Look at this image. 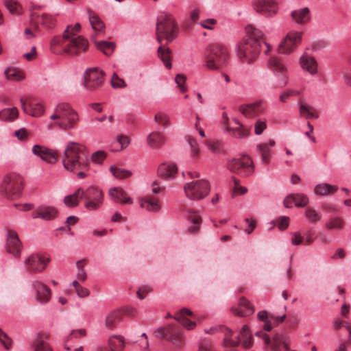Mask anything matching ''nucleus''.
<instances>
[{"label": "nucleus", "instance_id": "33", "mask_svg": "<svg viewBox=\"0 0 351 351\" xmlns=\"http://www.w3.org/2000/svg\"><path fill=\"white\" fill-rule=\"evenodd\" d=\"M338 190V186L331 185L328 183H321L317 184L314 188V193L318 196H326L335 193Z\"/></svg>", "mask_w": 351, "mask_h": 351}, {"label": "nucleus", "instance_id": "14", "mask_svg": "<svg viewBox=\"0 0 351 351\" xmlns=\"http://www.w3.org/2000/svg\"><path fill=\"white\" fill-rule=\"evenodd\" d=\"M302 39V33L298 32H291L287 34L284 40L278 47L280 53H291L300 43Z\"/></svg>", "mask_w": 351, "mask_h": 351}, {"label": "nucleus", "instance_id": "24", "mask_svg": "<svg viewBox=\"0 0 351 351\" xmlns=\"http://www.w3.org/2000/svg\"><path fill=\"white\" fill-rule=\"evenodd\" d=\"M21 108L23 112L32 117H40L44 112V107L39 103L35 101H29L28 106H26V101L23 97L20 99Z\"/></svg>", "mask_w": 351, "mask_h": 351}, {"label": "nucleus", "instance_id": "13", "mask_svg": "<svg viewBox=\"0 0 351 351\" xmlns=\"http://www.w3.org/2000/svg\"><path fill=\"white\" fill-rule=\"evenodd\" d=\"M252 164V162L249 157L234 158L228 162L227 167L230 171L246 177L250 176L253 171Z\"/></svg>", "mask_w": 351, "mask_h": 351}, {"label": "nucleus", "instance_id": "49", "mask_svg": "<svg viewBox=\"0 0 351 351\" xmlns=\"http://www.w3.org/2000/svg\"><path fill=\"white\" fill-rule=\"evenodd\" d=\"M110 171L117 179H124L128 178L132 174V173L128 170L117 168L113 166L110 167Z\"/></svg>", "mask_w": 351, "mask_h": 351}, {"label": "nucleus", "instance_id": "43", "mask_svg": "<svg viewBox=\"0 0 351 351\" xmlns=\"http://www.w3.org/2000/svg\"><path fill=\"white\" fill-rule=\"evenodd\" d=\"M4 74L8 80L12 81H19L23 78L22 73L14 68H8L5 69Z\"/></svg>", "mask_w": 351, "mask_h": 351}, {"label": "nucleus", "instance_id": "63", "mask_svg": "<svg viewBox=\"0 0 351 351\" xmlns=\"http://www.w3.org/2000/svg\"><path fill=\"white\" fill-rule=\"evenodd\" d=\"M217 23V21L214 19H208L206 20L202 21L200 24L201 25L205 28L208 29H213V25Z\"/></svg>", "mask_w": 351, "mask_h": 351}, {"label": "nucleus", "instance_id": "19", "mask_svg": "<svg viewBox=\"0 0 351 351\" xmlns=\"http://www.w3.org/2000/svg\"><path fill=\"white\" fill-rule=\"evenodd\" d=\"M32 152L34 155L39 156L43 160L49 164L55 163L58 158V154L56 151L38 145H36L32 147Z\"/></svg>", "mask_w": 351, "mask_h": 351}, {"label": "nucleus", "instance_id": "4", "mask_svg": "<svg viewBox=\"0 0 351 351\" xmlns=\"http://www.w3.org/2000/svg\"><path fill=\"white\" fill-rule=\"evenodd\" d=\"M50 119L55 121L53 125L66 130L75 128L79 121V115L69 104L62 102L55 107Z\"/></svg>", "mask_w": 351, "mask_h": 351}, {"label": "nucleus", "instance_id": "36", "mask_svg": "<svg viewBox=\"0 0 351 351\" xmlns=\"http://www.w3.org/2000/svg\"><path fill=\"white\" fill-rule=\"evenodd\" d=\"M158 53L159 58L164 63L167 69H170L172 67L171 51L169 47L160 46L158 49Z\"/></svg>", "mask_w": 351, "mask_h": 351}, {"label": "nucleus", "instance_id": "28", "mask_svg": "<svg viewBox=\"0 0 351 351\" xmlns=\"http://www.w3.org/2000/svg\"><path fill=\"white\" fill-rule=\"evenodd\" d=\"M178 173V167L173 163H163L158 169V176L165 180L173 178Z\"/></svg>", "mask_w": 351, "mask_h": 351}, {"label": "nucleus", "instance_id": "22", "mask_svg": "<svg viewBox=\"0 0 351 351\" xmlns=\"http://www.w3.org/2000/svg\"><path fill=\"white\" fill-rule=\"evenodd\" d=\"M124 338L121 335H112L109 337L107 346H100L97 351H123Z\"/></svg>", "mask_w": 351, "mask_h": 351}, {"label": "nucleus", "instance_id": "9", "mask_svg": "<svg viewBox=\"0 0 351 351\" xmlns=\"http://www.w3.org/2000/svg\"><path fill=\"white\" fill-rule=\"evenodd\" d=\"M210 190L208 182L204 179L188 182L184 186L186 196L192 200L204 199L208 195Z\"/></svg>", "mask_w": 351, "mask_h": 351}, {"label": "nucleus", "instance_id": "44", "mask_svg": "<svg viewBox=\"0 0 351 351\" xmlns=\"http://www.w3.org/2000/svg\"><path fill=\"white\" fill-rule=\"evenodd\" d=\"M259 321L264 322L263 329L267 331H270L273 326L270 322L269 315L266 311H261L257 315Z\"/></svg>", "mask_w": 351, "mask_h": 351}, {"label": "nucleus", "instance_id": "56", "mask_svg": "<svg viewBox=\"0 0 351 351\" xmlns=\"http://www.w3.org/2000/svg\"><path fill=\"white\" fill-rule=\"evenodd\" d=\"M267 127L265 120L258 119L254 125V132L256 135L261 134Z\"/></svg>", "mask_w": 351, "mask_h": 351}, {"label": "nucleus", "instance_id": "18", "mask_svg": "<svg viewBox=\"0 0 351 351\" xmlns=\"http://www.w3.org/2000/svg\"><path fill=\"white\" fill-rule=\"evenodd\" d=\"M5 248L8 253L12 254L15 258H19L21 252V243L17 234L14 231L8 232L5 241Z\"/></svg>", "mask_w": 351, "mask_h": 351}, {"label": "nucleus", "instance_id": "39", "mask_svg": "<svg viewBox=\"0 0 351 351\" xmlns=\"http://www.w3.org/2000/svg\"><path fill=\"white\" fill-rule=\"evenodd\" d=\"M35 17L38 19L39 23L43 27L51 29L56 25V18L51 14L44 13L40 16L35 14Z\"/></svg>", "mask_w": 351, "mask_h": 351}, {"label": "nucleus", "instance_id": "26", "mask_svg": "<svg viewBox=\"0 0 351 351\" xmlns=\"http://www.w3.org/2000/svg\"><path fill=\"white\" fill-rule=\"evenodd\" d=\"M302 68L313 75L317 73V63L315 59L308 53L303 54L300 58Z\"/></svg>", "mask_w": 351, "mask_h": 351}, {"label": "nucleus", "instance_id": "30", "mask_svg": "<svg viewBox=\"0 0 351 351\" xmlns=\"http://www.w3.org/2000/svg\"><path fill=\"white\" fill-rule=\"evenodd\" d=\"M276 145L274 140H269V143H263L257 145L256 149L261 156L264 163H268L271 156V147Z\"/></svg>", "mask_w": 351, "mask_h": 351}, {"label": "nucleus", "instance_id": "53", "mask_svg": "<svg viewBox=\"0 0 351 351\" xmlns=\"http://www.w3.org/2000/svg\"><path fill=\"white\" fill-rule=\"evenodd\" d=\"M111 85L114 88H124L127 84L123 79L120 78L116 73H114L111 79Z\"/></svg>", "mask_w": 351, "mask_h": 351}, {"label": "nucleus", "instance_id": "3", "mask_svg": "<svg viewBox=\"0 0 351 351\" xmlns=\"http://www.w3.org/2000/svg\"><path fill=\"white\" fill-rule=\"evenodd\" d=\"M62 160L64 168L71 172L75 169H88L90 165L86 147L74 141L67 143Z\"/></svg>", "mask_w": 351, "mask_h": 351}, {"label": "nucleus", "instance_id": "27", "mask_svg": "<svg viewBox=\"0 0 351 351\" xmlns=\"http://www.w3.org/2000/svg\"><path fill=\"white\" fill-rule=\"evenodd\" d=\"M239 111L247 118L254 117L263 112L262 102H255L246 105H241Z\"/></svg>", "mask_w": 351, "mask_h": 351}, {"label": "nucleus", "instance_id": "11", "mask_svg": "<svg viewBox=\"0 0 351 351\" xmlns=\"http://www.w3.org/2000/svg\"><path fill=\"white\" fill-rule=\"evenodd\" d=\"M255 336L262 339L265 345L269 346L271 351H289L287 337L283 334H276L271 340L269 337L263 331L255 332Z\"/></svg>", "mask_w": 351, "mask_h": 351}, {"label": "nucleus", "instance_id": "42", "mask_svg": "<svg viewBox=\"0 0 351 351\" xmlns=\"http://www.w3.org/2000/svg\"><path fill=\"white\" fill-rule=\"evenodd\" d=\"M304 216L309 223L318 222L322 218V214L312 208H308L305 210Z\"/></svg>", "mask_w": 351, "mask_h": 351}, {"label": "nucleus", "instance_id": "46", "mask_svg": "<svg viewBox=\"0 0 351 351\" xmlns=\"http://www.w3.org/2000/svg\"><path fill=\"white\" fill-rule=\"evenodd\" d=\"M5 5L12 14L19 15L21 13V8L16 0H6Z\"/></svg>", "mask_w": 351, "mask_h": 351}, {"label": "nucleus", "instance_id": "2", "mask_svg": "<svg viewBox=\"0 0 351 351\" xmlns=\"http://www.w3.org/2000/svg\"><path fill=\"white\" fill-rule=\"evenodd\" d=\"M80 29V24L77 23L74 26L68 25L62 36H54L50 43L51 52L74 56L86 51L88 47V40L81 36L75 37Z\"/></svg>", "mask_w": 351, "mask_h": 351}, {"label": "nucleus", "instance_id": "8", "mask_svg": "<svg viewBox=\"0 0 351 351\" xmlns=\"http://www.w3.org/2000/svg\"><path fill=\"white\" fill-rule=\"evenodd\" d=\"M77 193L80 198L84 202V207L88 210L99 209L103 204L104 195L102 191L95 186H90L86 189L79 188Z\"/></svg>", "mask_w": 351, "mask_h": 351}, {"label": "nucleus", "instance_id": "23", "mask_svg": "<svg viewBox=\"0 0 351 351\" xmlns=\"http://www.w3.org/2000/svg\"><path fill=\"white\" fill-rule=\"evenodd\" d=\"M57 210L51 206H40L34 210L32 217L34 219L40 218L44 220H52L57 216Z\"/></svg>", "mask_w": 351, "mask_h": 351}, {"label": "nucleus", "instance_id": "54", "mask_svg": "<svg viewBox=\"0 0 351 351\" xmlns=\"http://www.w3.org/2000/svg\"><path fill=\"white\" fill-rule=\"evenodd\" d=\"M300 113L302 116H304L306 119H309L312 118H318V115H315L313 112L309 110L308 106L304 104H301L300 106Z\"/></svg>", "mask_w": 351, "mask_h": 351}, {"label": "nucleus", "instance_id": "7", "mask_svg": "<svg viewBox=\"0 0 351 351\" xmlns=\"http://www.w3.org/2000/svg\"><path fill=\"white\" fill-rule=\"evenodd\" d=\"M227 48L219 43L211 44L207 47L204 61L206 68L210 70H218L228 61Z\"/></svg>", "mask_w": 351, "mask_h": 351}, {"label": "nucleus", "instance_id": "40", "mask_svg": "<svg viewBox=\"0 0 351 351\" xmlns=\"http://www.w3.org/2000/svg\"><path fill=\"white\" fill-rule=\"evenodd\" d=\"M94 43L97 48L107 56H110L113 53L115 48V44L113 42L101 40L99 42L94 41Z\"/></svg>", "mask_w": 351, "mask_h": 351}, {"label": "nucleus", "instance_id": "51", "mask_svg": "<svg viewBox=\"0 0 351 351\" xmlns=\"http://www.w3.org/2000/svg\"><path fill=\"white\" fill-rule=\"evenodd\" d=\"M154 119L158 123L162 125L163 128H166L170 123L169 117L162 112L156 113Z\"/></svg>", "mask_w": 351, "mask_h": 351}, {"label": "nucleus", "instance_id": "64", "mask_svg": "<svg viewBox=\"0 0 351 351\" xmlns=\"http://www.w3.org/2000/svg\"><path fill=\"white\" fill-rule=\"evenodd\" d=\"M289 218L288 217H281L279 219V223L278 224V228L280 230H285L289 226Z\"/></svg>", "mask_w": 351, "mask_h": 351}, {"label": "nucleus", "instance_id": "6", "mask_svg": "<svg viewBox=\"0 0 351 351\" xmlns=\"http://www.w3.org/2000/svg\"><path fill=\"white\" fill-rule=\"evenodd\" d=\"M220 330L224 335L223 343L225 346H236L239 343L245 349H248L252 347V337L249 330L247 326L244 325L241 329L239 335H237L234 338H232L233 331L223 326L217 328H210L209 330H205L206 333H214L215 331Z\"/></svg>", "mask_w": 351, "mask_h": 351}, {"label": "nucleus", "instance_id": "52", "mask_svg": "<svg viewBox=\"0 0 351 351\" xmlns=\"http://www.w3.org/2000/svg\"><path fill=\"white\" fill-rule=\"evenodd\" d=\"M326 228L329 230L331 229H341L343 228V221L339 217H334L330 219L326 225Z\"/></svg>", "mask_w": 351, "mask_h": 351}, {"label": "nucleus", "instance_id": "37", "mask_svg": "<svg viewBox=\"0 0 351 351\" xmlns=\"http://www.w3.org/2000/svg\"><path fill=\"white\" fill-rule=\"evenodd\" d=\"M87 12L92 28L95 31H102L105 28V25L101 19L90 10H88Z\"/></svg>", "mask_w": 351, "mask_h": 351}, {"label": "nucleus", "instance_id": "12", "mask_svg": "<svg viewBox=\"0 0 351 351\" xmlns=\"http://www.w3.org/2000/svg\"><path fill=\"white\" fill-rule=\"evenodd\" d=\"M104 82V72L97 68H90L84 74V86L89 90H96Z\"/></svg>", "mask_w": 351, "mask_h": 351}, {"label": "nucleus", "instance_id": "59", "mask_svg": "<svg viewBox=\"0 0 351 351\" xmlns=\"http://www.w3.org/2000/svg\"><path fill=\"white\" fill-rule=\"evenodd\" d=\"M106 158V153L103 151H97L91 156V160L97 164H101Z\"/></svg>", "mask_w": 351, "mask_h": 351}, {"label": "nucleus", "instance_id": "25", "mask_svg": "<svg viewBox=\"0 0 351 351\" xmlns=\"http://www.w3.org/2000/svg\"><path fill=\"white\" fill-rule=\"evenodd\" d=\"M109 196L115 202L132 204L133 200L128 197L127 193L121 187H112L109 189Z\"/></svg>", "mask_w": 351, "mask_h": 351}, {"label": "nucleus", "instance_id": "48", "mask_svg": "<svg viewBox=\"0 0 351 351\" xmlns=\"http://www.w3.org/2000/svg\"><path fill=\"white\" fill-rule=\"evenodd\" d=\"M188 218L191 222L193 227L189 229V231L191 233L196 232L199 228V224L201 222V217L199 215H195L193 213L189 211V212Z\"/></svg>", "mask_w": 351, "mask_h": 351}, {"label": "nucleus", "instance_id": "55", "mask_svg": "<svg viewBox=\"0 0 351 351\" xmlns=\"http://www.w3.org/2000/svg\"><path fill=\"white\" fill-rule=\"evenodd\" d=\"M0 342L3 345L6 350H9L12 346V340L8 335L0 328Z\"/></svg>", "mask_w": 351, "mask_h": 351}, {"label": "nucleus", "instance_id": "62", "mask_svg": "<svg viewBox=\"0 0 351 351\" xmlns=\"http://www.w3.org/2000/svg\"><path fill=\"white\" fill-rule=\"evenodd\" d=\"M14 136L20 141L26 140L28 137V132L25 128H21L14 132Z\"/></svg>", "mask_w": 351, "mask_h": 351}, {"label": "nucleus", "instance_id": "29", "mask_svg": "<svg viewBox=\"0 0 351 351\" xmlns=\"http://www.w3.org/2000/svg\"><path fill=\"white\" fill-rule=\"evenodd\" d=\"M49 337L45 334H38L32 343L34 351H52L48 343Z\"/></svg>", "mask_w": 351, "mask_h": 351}, {"label": "nucleus", "instance_id": "45", "mask_svg": "<svg viewBox=\"0 0 351 351\" xmlns=\"http://www.w3.org/2000/svg\"><path fill=\"white\" fill-rule=\"evenodd\" d=\"M226 130L231 132L232 134L237 138H244L247 136L250 133L249 129L245 128L243 126L237 128L227 127Z\"/></svg>", "mask_w": 351, "mask_h": 351}, {"label": "nucleus", "instance_id": "41", "mask_svg": "<svg viewBox=\"0 0 351 351\" xmlns=\"http://www.w3.org/2000/svg\"><path fill=\"white\" fill-rule=\"evenodd\" d=\"M168 338L177 344L181 343L182 341V335L181 331L173 325L167 326Z\"/></svg>", "mask_w": 351, "mask_h": 351}, {"label": "nucleus", "instance_id": "31", "mask_svg": "<svg viewBox=\"0 0 351 351\" xmlns=\"http://www.w3.org/2000/svg\"><path fill=\"white\" fill-rule=\"evenodd\" d=\"M165 137L160 132H152L147 138L148 145L153 149L160 148L165 143Z\"/></svg>", "mask_w": 351, "mask_h": 351}, {"label": "nucleus", "instance_id": "10", "mask_svg": "<svg viewBox=\"0 0 351 351\" xmlns=\"http://www.w3.org/2000/svg\"><path fill=\"white\" fill-rule=\"evenodd\" d=\"M22 183V180L19 177H5L0 189L1 195L8 199H14L19 195Z\"/></svg>", "mask_w": 351, "mask_h": 351}, {"label": "nucleus", "instance_id": "38", "mask_svg": "<svg viewBox=\"0 0 351 351\" xmlns=\"http://www.w3.org/2000/svg\"><path fill=\"white\" fill-rule=\"evenodd\" d=\"M19 116V110L16 107L4 108L0 111V119L5 121H13Z\"/></svg>", "mask_w": 351, "mask_h": 351}, {"label": "nucleus", "instance_id": "50", "mask_svg": "<svg viewBox=\"0 0 351 351\" xmlns=\"http://www.w3.org/2000/svg\"><path fill=\"white\" fill-rule=\"evenodd\" d=\"M293 201L295 206L304 207L308 203V198L303 194H292Z\"/></svg>", "mask_w": 351, "mask_h": 351}, {"label": "nucleus", "instance_id": "17", "mask_svg": "<svg viewBox=\"0 0 351 351\" xmlns=\"http://www.w3.org/2000/svg\"><path fill=\"white\" fill-rule=\"evenodd\" d=\"M254 9L267 17L275 14L277 7L273 0H255L253 3Z\"/></svg>", "mask_w": 351, "mask_h": 351}, {"label": "nucleus", "instance_id": "15", "mask_svg": "<svg viewBox=\"0 0 351 351\" xmlns=\"http://www.w3.org/2000/svg\"><path fill=\"white\" fill-rule=\"evenodd\" d=\"M49 262V258H45L40 254H34L29 256L25 261V265L29 273H38L43 271Z\"/></svg>", "mask_w": 351, "mask_h": 351}, {"label": "nucleus", "instance_id": "21", "mask_svg": "<svg viewBox=\"0 0 351 351\" xmlns=\"http://www.w3.org/2000/svg\"><path fill=\"white\" fill-rule=\"evenodd\" d=\"M231 311L239 317L250 316L254 313V306L245 298L242 297L239 300L238 306L232 307Z\"/></svg>", "mask_w": 351, "mask_h": 351}, {"label": "nucleus", "instance_id": "57", "mask_svg": "<svg viewBox=\"0 0 351 351\" xmlns=\"http://www.w3.org/2000/svg\"><path fill=\"white\" fill-rule=\"evenodd\" d=\"M188 142L191 149L192 155L194 157L197 156L199 152V149L198 143H197L196 140L193 138H191V136H189Z\"/></svg>", "mask_w": 351, "mask_h": 351}, {"label": "nucleus", "instance_id": "47", "mask_svg": "<svg viewBox=\"0 0 351 351\" xmlns=\"http://www.w3.org/2000/svg\"><path fill=\"white\" fill-rule=\"evenodd\" d=\"M80 194L77 193V190L71 195H66L64 198V203L68 207H75L79 204Z\"/></svg>", "mask_w": 351, "mask_h": 351}, {"label": "nucleus", "instance_id": "60", "mask_svg": "<svg viewBox=\"0 0 351 351\" xmlns=\"http://www.w3.org/2000/svg\"><path fill=\"white\" fill-rule=\"evenodd\" d=\"M187 330H192L196 326V322L189 320L186 317H182L180 319H176Z\"/></svg>", "mask_w": 351, "mask_h": 351}, {"label": "nucleus", "instance_id": "16", "mask_svg": "<svg viewBox=\"0 0 351 351\" xmlns=\"http://www.w3.org/2000/svg\"><path fill=\"white\" fill-rule=\"evenodd\" d=\"M267 66L278 77V85L285 86L287 83V70L281 61L276 57L269 58Z\"/></svg>", "mask_w": 351, "mask_h": 351}, {"label": "nucleus", "instance_id": "58", "mask_svg": "<svg viewBox=\"0 0 351 351\" xmlns=\"http://www.w3.org/2000/svg\"><path fill=\"white\" fill-rule=\"evenodd\" d=\"M186 77L185 75L182 74H178L176 76V82L178 85V86L180 88V91L184 93L186 91V87L184 86L185 82H186Z\"/></svg>", "mask_w": 351, "mask_h": 351}, {"label": "nucleus", "instance_id": "1", "mask_svg": "<svg viewBox=\"0 0 351 351\" xmlns=\"http://www.w3.org/2000/svg\"><path fill=\"white\" fill-rule=\"evenodd\" d=\"M246 36L237 49V56L243 63L249 64L254 62L261 51L267 55L271 47L263 39V32L252 25L245 27Z\"/></svg>", "mask_w": 351, "mask_h": 351}, {"label": "nucleus", "instance_id": "20", "mask_svg": "<svg viewBox=\"0 0 351 351\" xmlns=\"http://www.w3.org/2000/svg\"><path fill=\"white\" fill-rule=\"evenodd\" d=\"M33 288L36 292V300L41 304H45L51 298V290L43 282L36 280L33 282Z\"/></svg>", "mask_w": 351, "mask_h": 351}, {"label": "nucleus", "instance_id": "61", "mask_svg": "<svg viewBox=\"0 0 351 351\" xmlns=\"http://www.w3.org/2000/svg\"><path fill=\"white\" fill-rule=\"evenodd\" d=\"M152 291V289L147 285L142 286L137 291L136 293L138 296V298L141 300L144 299L145 295L150 293Z\"/></svg>", "mask_w": 351, "mask_h": 351}, {"label": "nucleus", "instance_id": "32", "mask_svg": "<svg viewBox=\"0 0 351 351\" xmlns=\"http://www.w3.org/2000/svg\"><path fill=\"white\" fill-rule=\"evenodd\" d=\"M140 206L147 211L154 213L158 212L161 208L158 201L150 195L141 199L140 200Z\"/></svg>", "mask_w": 351, "mask_h": 351}, {"label": "nucleus", "instance_id": "35", "mask_svg": "<svg viewBox=\"0 0 351 351\" xmlns=\"http://www.w3.org/2000/svg\"><path fill=\"white\" fill-rule=\"evenodd\" d=\"M121 313L119 311H114L107 315L105 324L108 329H114L117 327L121 319Z\"/></svg>", "mask_w": 351, "mask_h": 351}, {"label": "nucleus", "instance_id": "34", "mask_svg": "<svg viewBox=\"0 0 351 351\" xmlns=\"http://www.w3.org/2000/svg\"><path fill=\"white\" fill-rule=\"evenodd\" d=\"M291 16L298 24H304L310 20V10L308 8L294 10Z\"/></svg>", "mask_w": 351, "mask_h": 351}, {"label": "nucleus", "instance_id": "5", "mask_svg": "<svg viewBox=\"0 0 351 351\" xmlns=\"http://www.w3.org/2000/svg\"><path fill=\"white\" fill-rule=\"evenodd\" d=\"M156 34L160 43L164 39L169 43L178 36V26L171 14L162 12L157 17Z\"/></svg>", "mask_w": 351, "mask_h": 351}]
</instances>
